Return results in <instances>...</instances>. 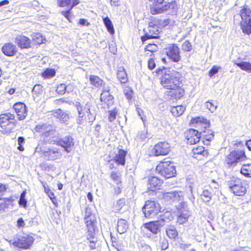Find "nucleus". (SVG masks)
I'll return each instance as SVG.
<instances>
[{
    "label": "nucleus",
    "mask_w": 251,
    "mask_h": 251,
    "mask_svg": "<svg viewBox=\"0 0 251 251\" xmlns=\"http://www.w3.org/2000/svg\"><path fill=\"white\" fill-rule=\"evenodd\" d=\"M78 113L76 117V123L84 125L87 123H93L96 119V112L92 104L89 102L82 105L80 103L76 105Z\"/></svg>",
    "instance_id": "nucleus-1"
},
{
    "label": "nucleus",
    "mask_w": 251,
    "mask_h": 251,
    "mask_svg": "<svg viewBox=\"0 0 251 251\" xmlns=\"http://www.w3.org/2000/svg\"><path fill=\"white\" fill-rule=\"evenodd\" d=\"M191 123L194 124V126L200 129L201 137L205 139L204 142L211 141L214 138V135L211 130L207 129L209 126V122L205 118L198 117L191 120Z\"/></svg>",
    "instance_id": "nucleus-2"
},
{
    "label": "nucleus",
    "mask_w": 251,
    "mask_h": 251,
    "mask_svg": "<svg viewBox=\"0 0 251 251\" xmlns=\"http://www.w3.org/2000/svg\"><path fill=\"white\" fill-rule=\"evenodd\" d=\"M180 74L175 71L165 72L161 78V84L165 88L171 89L181 84Z\"/></svg>",
    "instance_id": "nucleus-3"
},
{
    "label": "nucleus",
    "mask_w": 251,
    "mask_h": 251,
    "mask_svg": "<svg viewBox=\"0 0 251 251\" xmlns=\"http://www.w3.org/2000/svg\"><path fill=\"white\" fill-rule=\"evenodd\" d=\"M226 185L230 192L236 196H244L246 192L247 188L245 183L240 179L232 176L226 182Z\"/></svg>",
    "instance_id": "nucleus-4"
},
{
    "label": "nucleus",
    "mask_w": 251,
    "mask_h": 251,
    "mask_svg": "<svg viewBox=\"0 0 251 251\" xmlns=\"http://www.w3.org/2000/svg\"><path fill=\"white\" fill-rule=\"evenodd\" d=\"M241 18L240 22L241 28L244 33H251V10L247 5L244 6L240 11Z\"/></svg>",
    "instance_id": "nucleus-5"
},
{
    "label": "nucleus",
    "mask_w": 251,
    "mask_h": 251,
    "mask_svg": "<svg viewBox=\"0 0 251 251\" xmlns=\"http://www.w3.org/2000/svg\"><path fill=\"white\" fill-rule=\"evenodd\" d=\"M156 171L166 178L173 177L176 174L174 163L167 161L160 162L156 166Z\"/></svg>",
    "instance_id": "nucleus-6"
},
{
    "label": "nucleus",
    "mask_w": 251,
    "mask_h": 251,
    "mask_svg": "<svg viewBox=\"0 0 251 251\" xmlns=\"http://www.w3.org/2000/svg\"><path fill=\"white\" fill-rule=\"evenodd\" d=\"M0 126L1 131L4 133H10L15 126L14 116L10 113L1 114L0 116Z\"/></svg>",
    "instance_id": "nucleus-7"
},
{
    "label": "nucleus",
    "mask_w": 251,
    "mask_h": 251,
    "mask_svg": "<svg viewBox=\"0 0 251 251\" xmlns=\"http://www.w3.org/2000/svg\"><path fill=\"white\" fill-rule=\"evenodd\" d=\"M160 210L159 204L155 201H148L143 208V212L147 218H153Z\"/></svg>",
    "instance_id": "nucleus-8"
},
{
    "label": "nucleus",
    "mask_w": 251,
    "mask_h": 251,
    "mask_svg": "<svg viewBox=\"0 0 251 251\" xmlns=\"http://www.w3.org/2000/svg\"><path fill=\"white\" fill-rule=\"evenodd\" d=\"M246 157L245 152L242 150H234L226 156L225 161L229 167L234 166L237 163L242 161Z\"/></svg>",
    "instance_id": "nucleus-9"
},
{
    "label": "nucleus",
    "mask_w": 251,
    "mask_h": 251,
    "mask_svg": "<svg viewBox=\"0 0 251 251\" xmlns=\"http://www.w3.org/2000/svg\"><path fill=\"white\" fill-rule=\"evenodd\" d=\"M177 4L176 1L169 2L161 7L152 6L151 7L150 12L153 15L161 13L165 11L170 10L172 14L176 12L177 10Z\"/></svg>",
    "instance_id": "nucleus-10"
},
{
    "label": "nucleus",
    "mask_w": 251,
    "mask_h": 251,
    "mask_svg": "<svg viewBox=\"0 0 251 251\" xmlns=\"http://www.w3.org/2000/svg\"><path fill=\"white\" fill-rule=\"evenodd\" d=\"M159 25L157 24V19L153 18L152 21L149 23L148 30L149 33H147L144 36L142 37L143 42L151 38H157V35L159 33Z\"/></svg>",
    "instance_id": "nucleus-11"
},
{
    "label": "nucleus",
    "mask_w": 251,
    "mask_h": 251,
    "mask_svg": "<svg viewBox=\"0 0 251 251\" xmlns=\"http://www.w3.org/2000/svg\"><path fill=\"white\" fill-rule=\"evenodd\" d=\"M170 151V146L166 142H161L156 144L152 149L151 152L154 156L166 155Z\"/></svg>",
    "instance_id": "nucleus-12"
},
{
    "label": "nucleus",
    "mask_w": 251,
    "mask_h": 251,
    "mask_svg": "<svg viewBox=\"0 0 251 251\" xmlns=\"http://www.w3.org/2000/svg\"><path fill=\"white\" fill-rule=\"evenodd\" d=\"M165 50L167 56L171 61L178 62L180 60V50L176 45H169Z\"/></svg>",
    "instance_id": "nucleus-13"
},
{
    "label": "nucleus",
    "mask_w": 251,
    "mask_h": 251,
    "mask_svg": "<svg viewBox=\"0 0 251 251\" xmlns=\"http://www.w3.org/2000/svg\"><path fill=\"white\" fill-rule=\"evenodd\" d=\"M33 242V239L31 237L21 236L19 237L17 241L13 242L12 245L22 249H26L29 248Z\"/></svg>",
    "instance_id": "nucleus-14"
},
{
    "label": "nucleus",
    "mask_w": 251,
    "mask_h": 251,
    "mask_svg": "<svg viewBox=\"0 0 251 251\" xmlns=\"http://www.w3.org/2000/svg\"><path fill=\"white\" fill-rule=\"evenodd\" d=\"M185 138L187 139L188 143L190 144H195L198 143L201 138L200 129H189L185 133Z\"/></svg>",
    "instance_id": "nucleus-15"
},
{
    "label": "nucleus",
    "mask_w": 251,
    "mask_h": 251,
    "mask_svg": "<svg viewBox=\"0 0 251 251\" xmlns=\"http://www.w3.org/2000/svg\"><path fill=\"white\" fill-rule=\"evenodd\" d=\"M57 145L64 148L67 152H70L74 146V139L71 136H65L61 139L58 138Z\"/></svg>",
    "instance_id": "nucleus-16"
},
{
    "label": "nucleus",
    "mask_w": 251,
    "mask_h": 251,
    "mask_svg": "<svg viewBox=\"0 0 251 251\" xmlns=\"http://www.w3.org/2000/svg\"><path fill=\"white\" fill-rule=\"evenodd\" d=\"M13 108L19 120L25 119L27 114L26 107L24 103L22 102L16 103L14 105Z\"/></svg>",
    "instance_id": "nucleus-17"
},
{
    "label": "nucleus",
    "mask_w": 251,
    "mask_h": 251,
    "mask_svg": "<svg viewBox=\"0 0 251 251\" xmlns=\"http://www.w3.org/2000/svg\"><path fill=\"white\" fill-rule=\"evenodd\" d=\"M15 43L21 49L31 48V40L24 35H18L15 38Z\"/></svg>",
    "instance_id": "nucleus-18"
},
{
    "label": "nucleus",
    "mask_w": 251,
    "mask_h": 251,
    "mask_svg": "<svg viewBox=\"0 0 251 251\" xmlns=\"http://www.w3.org/2000/svg\"><path fill=\"white\" fill-rule=\"evenodd\" d=\"M100 101L103 102L105 105L108 108L113 104L114 98L112 95L109 93V90L105 88L103 89L100 95Z\"/></svg>",
    "instance_id": "nucleus-19"
},
{
    "label": "nucleus",
    "mask_w": 251,
    "mask_h": 251,
    "mask_svg": "<svg viewBox=\"0 0 251 251\" xmlns=\"http://www.w3.org/2000/svg\"><path fill=\"white\" fill-rule=\"evenodd\" d=\"M58 135L55 130L51 129L50 132L45 134V136L42 138L45 143L57 144L59 138Z\"/></svg>",
    "instance_id": "nucleus-20"
},
{
    "label": "nucleus",
    "mask_w": 251,
    "mask_h": 251,
    "mask_svg": "<svg viewBox=\"0 0 251 251\" xmlns=\"http://www.w3.org/2000/svg\"><path fill=\"white\" fill-rule=\"evenodd\" d=\"M162 222L155 221L145 224V227L154 234H156L163 226Z\"/></svg>",
    "instance_id": "nucleus-21"
},
{
    "label": "nucleus",
    "mask_w": 251,
    "mask_h": 251,
    "mask_svg": "<svg viewBox=\"0 0 251 251\" xmlns=\"http://www.w3.org/2000/svg\"><path fill=\"white\" fill-rule=\"evenodd\" d=\"M51 115L59 119L61 122L66 123L68 122L70 117L68 113L60 109L51 111Z\"/></svg>",
    "instance_id": "nucleus-22"
},
{
    "label": "nucleus",
    "mask_w": 251,
    "mask_h": 251,
    "mask_svg": "<svg viewBox=\"0 0 251 251\" xmlns=\"http://www.w3.org/2000/svg\"><path fill=\"white\" fill-rule=\"evenodd\" d=\"M162 183V180L156 176H151L148 180V189L150 191H153L161 186Z\"/></svg>",
    "instance_id": "nucleus-23"
},
{
    "label": "nucleus",
    "mask_w": 251,
    "mask_h": 251,
    "mask_svg": "<svg viewBox=\"0 0 251 251\" xmlns=\"http://www.w3.org/2000/svg\"><path fill=\"white\" fill-rule=\"evenodd\" d=\"M126 155V152L123 150H119L118 153L113 157L111 160H114L118 165H125L126 160L125 158Z\"/></svg>",
    "instance_id": "nucleus-24"
},
{
    "label": "nucleus",
    "mask_w": 251,
    "mask_h": 251,
    "mask_svg": "<svg viewBox=\"0 0 251 251\" xmlns=\"http://www.w3.org/2000/svg\"><path fill=\"white\" fill-rule=\"evenodd\" d=\"M2 52L6 56H14L17 52L16 47L12 43L5 44L1 49Z\"/></svg>",
    "instance_id": "nucleus-25"
},
{
    "label": "nucleus",
    "mask_w": 251,
    "mask_h": 251,
    "mask_svg": "<svg viewBox=\"0 0 251 251\" xmlns=\"http://www.w3.org/2000/svg\"><path fill=\"white\" fill-rule=\"evenodd\" d=\"M179 195L177 192H166L162 194V198L167 202L171 203V202L178 200Z\"/></svg>",
    "instance_id": "nucleus-26"
},
{
    "label": "nucleus",
    "mask_w": 251,
    "mask_h": 251,
    "mask_svg": "<svg viewBox=\"0 0 251 251\" xmlns=\"http://www.w3.org/2000/svg\"><path fill=\"white\" fill-rule=\"evenodd\" d=\"M51 129V126L47 124H39L35 127V130L36 132L41 133L42 138L45 136V134L50 132Z\"/></svg>",
    "instance_id": "nucleus-27"
},
{
    "label": "nucleus",
    "mask_w": 251,
    "mask_h": 251,
    "mask_svg": "<svg viewBox=\"0 0 251 251\" xmlns=\"http://www.w3.org/2000/svg\"><path fill=\"white\" fill-rule=\"evenodd\" d=\"M44 155L49 159L53 160L61 157V153L56 149H50L49 151H44Z\"/></svg>",
    "instance_id": "nucleus-28"
},
{
    "label": "nucleus",
    "mask_w": 251,
    "mask_h": 251,
    "mask_svg": "<svg viewBox=\"0 0 251 251\" xmlns=\"http://www.w3.org/2000/svg\"><path fill=\"white\" fill-rule=\"evenodd\" d=\"M79 0H57V5L60 7H70L72 9L75 6L78 4Z\"/></svg>",
    "instance_id": "nucleus-29"
},
{
    "label": "nucleus",
    "mask_w": 251,
    "mask_h": 251,
    "mask_svg": "<svg viewBox=\"0 0 251 251\" xmlns=\"http://www.w3.org/2000/svg\"><path fill=\"white\" fill-rule=\"evenodd\" d=\"M128 227V224L127 221L124 219H119L117 222V231L120 234L126 232Z\"/></svg>",
    "instance_id": "nucleus-30"
},
{
    "label": "nucleus",
    "mask_w": 251,
    "mask_h": 251,
    "mask_svg": "<svg viewBox=\"0 0 251 251\" xmlns=\"http://www.w3.org/2000/svg\"><path fill=\"white\" fill-rule=\"evenodd\" d=\"M85 224L87 227L88 231L91 234H93L95 230V220L92 216L85 217Z\"/></svg>",
    "instance_id": "nucleus-31"
},
{
    "label": "nucleus",
    "mask_w": 251,
    "mask_h": 251,
    "mask_svg": "<svg viewBox=\"0 0 251 251\" xmlns=\"http://www.w3.org/2000/svg\"><path fill=\"white\" fill-rule=\"evenodd\" d=\"M193 156L194 158L201 159V157L198 158V155H201L204 156L207 155V151L204 150V148L202 146H199L196 148H194L192 150Z\"/></svg>",
    "instance_id": "nucleus-32"
},
{
    "label": "nucleus",
    "mask_w": 251,
    "mask_h": 251,
    "mask_svg": "<svg viewBox=\"0 0 251 251\" xmlns=\"http://www.w3.org/2000/svg\"><path fill=\"white\" fill-rule=\"evenodd\" d=\"M117 76L118 79L121 83H124L127 80V75L123 67H120L118 68Z\"/></svg>",
    "instance_id": "nucleus-33"
},
{
    "label": "nucleus",
    "mask_w": 251,
    "mask_h": 251,
    "mask_svg": "<svg viewBox=\"0 0 251 251\" xmlns=\"http://www.w3.org/2000/svg\"><path fill=\"white\" fill-rule=\"evenodd\" d=\"M160 219L158 221L159 222H162L163 226L169 222L172 219V214L170 212L166 211L163 214H160L159 215Z\"/></svg>",
    "instance_id": "nucleus-34"
},
{
    "label": "nucleus",
    "mask_w": 251,
    "mask_h": 251,
    "mask_svg": "<svg viewBox=\"0 0 251 251\" xmlns=\"http://www.w3.org/2000/svg\"><path fill=\"white\" fill-rule=\"evenodd\" d=\"M185 110V107L182 105H178L172 107L171 112L174 116L179 117L181 115Z\"/></svg>",
    "instance_id": "nucleus-35"
},
{
    "label": "nucleus",
    "mask_w": 251,
    "mask_h": 251,
    "mask_svg": "<svg viewBox=\"0 0 251 251\" xmlns=\"http://www.w3.org/2000/svg\"><path fill=\"white\" fill-rule=\"evenodd\" d=\"M166 232L168 236L172 239H174L178 235L176 227L173 226H169L166 228Z\"/></svg>",
    "instance_id": "nucleus-36"
},
{
    "label": "nucleus",
    "mask_w": 251,
    "mask_h": 251,
    "mask_svg": "<svg viewBox=\"0 0 251 251\" xmlns=\"http://www.w3.org/2000/svg\"><path fill=\"white\" fill-rule=\"evenodd\" d=\"M241 173L246 177H251V164H246L242 165Z\"/></svg>",
    "instance_id": "nucleus-37"
},
{
    "label": "nucleus",
    "mask_w": 251,
    "mask_h": 251,
    "mask_svg": "<svg viewBox=\"0 0 251 251\" xmlns=\"http://www.w3.org/2000/svg\"><path fill=\"white\" fill-rule=\"evenodd\" d=\"M90 81L91 83L96 87L102 86L103 82V80L99 77L94 75H91L90 76Z\"/></svg>",
    "instance_id": "nucleus-38"
},
{
    "label": "nucleus",
    "mask_w": 251,
    "mask_h": 251,
    "mask_svg": "<svg viewBox=\"0 0 251 251\" xmlns=\"http://www.w3.org/2000/svg\"><path fill=\"white\" fill-rule=\"evenodd\" d=\"M32 41L36 44H41L44 43L45 38L40 33H34L32 35Z\"/></svg>",
    "instance_id": "nucleus-39"
},
{
    "label": "nucleus",
    "mask_w": 251,
    "mask_h": 251,
    "mask_svg": "<svg viewBox=\"0 0 251 251\" xmlns=\"http://www.w3.org/2000/svg\"><path fill=\"white\" fill-rule=\"evenodd\" d=\"M236 65L240 67L242 70L246 71L248 73H251V63L246 61H241L240 63H236Z\"/></svg>",
    "instance_id": "nucleus-40"
},
{
    "label": "nucleus",
    "mask_w": 251,
    "mask_h": 251,
    "mask_svg": "<svg viewBox=\"0 0 251 251\" xmlns=\"http://www.w3.org/2000/svg\"><path fill=\"white\" fill-rule=\"evenodd\" d=\"M172 94L174 95L176 98L180 99L184 94V90L181 88V85H179L178 87L171 89Z\"/></svg>",
    "instance_id": "nucleus-41"
},
{
    "label": "nucleus",
    "mask_w": 251,
    "mask_h": 251,
    "mask_svg": "<svg viewBox=\"0 0 251 251\" xmlns=\"http://www.w3.org/2000/svg\"><path fill=\"white\" fill-rule=\"evenodd\" d=\"M103 21L105 25L107 30L109 32L110 34H113L114 33V29L113 28V26L112 23L110 20V19L106 17L103 18Z\"/></svg>",
    "instance_id": "nucleus-42"
},
{
    "label": "nucleus",
    "mask_w": 251,
    "mask_h": 251,
    "mask_svg": "<svg viewBox=\"0 0 251 251\" xmlns=\"http://www.w3.org/2000/svg\"><path fill=\"white\" fill-rule=\"evenodd\" d=\"M189 217V214L187 212L181 213L178 216L177 222L179 224H183L187 221Z\"/></svg>",
    "instance_id": "nucleus-43"
},
{
    "label": "nucleus",
    "mask_w": 251,
    "mask_h": 251,
    "mask_svg": "<svg viewBox=\"0 0 251 251\" xmlns=\"http://www.w3.org/2000/svg\"><path fill=\"white\" fill-rule=\"evenodd\" d=\"M201 196L202 201L205 202H209L211 200V193L207 190L203 191L202 194L201 195Z\"/></svg>",
    "instance_id": "nucleus-44"
},
{
    "label": "nucleus",
    "mask_w": 251,
    "mask_h": 251,
    "mask_svg": "<svg viewBox=\"0 0 251 251\" xmlns=\"http://www.w3.org/2000/svg\"><path fill=\"white\" fill-rule=\"evenodd\" d=\"M126 200L125 199H119L114 205V210L116 211H120L125 205Z\"/></svg>",
    "instance_id": "nucleus-45"
},
{
    "label": "nucleus",
    "mask_w": 251,
    "mask_h": 251,
    "mask_svg": "<svg viewBox=\"0 0 251 251\" xmlns=\"http://www.w3.org/2000/svg\"><path fill=\"white\" fill-rule=\"evenodd\" d=\"M55 71L52 69H47L42 73V76L45 78H50L54 76Z\"/></svg>",
    "instance_id": "nucleus-46"
},
{
    "label": "nucleus",
    "mask_w": 251,
    "mask_h": 251,
    "mask_svg": "<svg viewBox=\"0 0 251 251\" xmlns=\"http://www.w3.org/2000/svg\"><path fill=\"white\" fill-rule=\"evenodd\" d=\"M26 195L25 191H24L21 194L20 199L19 201V204L20 205L25 207L26 206L27 201L25 199Z\"/></svg>",
    "instance_id": "nucleus-47"
},
{
    "label": "nucleus",
    "mask_w": 251,
    "mask_h": 251,
    "mask_svg": "<svg viewBox=\"0 0 251 251\" xmlns=\"http://www.w3.org/2000/svg\"><path fill=\"white\" fill-rule=\"evenodd\" d=\"M205 107L208 109L211 113L215 112L217 108V105H215L212 102L207 101L205 103Z\"/></svg>",
    "instance_id": "nucleus-48"
},
{
    "label": "nucleus",
    "mask_w": 251,
    "mask_h": 251,
    "mask_svg": "<svg viewBox=\"0 0 251 251\" xmlns=\"http://www.w3.org/2000/svg\"><path fill=\"white\" fill-rule=\"evenodd\" d=\"M111 178L114 180V182L117 185L121 183V180L120 176L114 172L111 173Z\"/></svg>",
    "instance_id": "nucleus-49"
},
{
    "label": "nucleus",
    "mask_w": 251,
    "mask_h": 251,
    "mask_svg": "<svg viewBox=\"0 0 251 251\" xmlns=\"http://www.w3.org/2000/svg\"><path fill=\"white\" fill-rule=\"evenodd\" d=\"M118 110L117 108H114V110L109 112V114L108 116V120L109 121L112 122L115 120L118 114Z\"/></svg>",
    "instance_id": "nucleus-50"
},
{
    "label": "nucleus",
    "mask_w": 251,
    "mask_h": 251,
    "mask_svg": "<svg viewBox=\"0 0 251 251\" xmlns=\"http://www.w3.org/2000/svg\"><path fill=\"white\" fill-rule=\"evenodd\" d=\"M67 87L64 84H59L56 90L57 93L62 95L64 94L66 91Z\"/></svg>",
    "instance_id": "nucleus-51"
},
{
    "label": "nucleus",
    "mask_w": 251,
    "mask_h": 251,
    "mask_svg": "<svg viewBox=\"0 0 251 251\" xmlns=\"http://www.w3.org/2000/svg\"><path fill=\"white\" fill-rule=\"evenodd\" d=\"M145 49L147 51H149L152 53L158 50V47L154 44H149Z\"/></svg>",
    "instance_id": "nucleus-52"
},
{
    "label": "nucleus",
    "mask_w": 251,
    "mask_h": 251,
    "mask_svg": "<svg viewBox=\"0 0 251 251\" xmlns=\"http://www.w3.org/2000/svg\"><path fill=\"white\" fill-rule=\"evenodd\" d=\"M183 50L186 51H189L192 49V46L190 42L188 41H185L182 45Z\"/></svg>",
    "instance_id": "nucleus-53"
},
{
    "label": "nucleus",
    "mask_w": 251,
    "mask_h": 251,
    "mask_svg": "<svg viewBox=\"0 0 251 251\" xmlns=\"http://www.w3.org/2000/svg\"><path fill=\"white\" fill-rule=\"evenodd\" d=\"M25 143V138L23 137H19L18 138V143L19 146L18 147V149L20 151H23L24 150V148L23 146V144Z\"/></svg>",
    "instance_id": "nucleus-54"
},
{
    "label": "nucleus",
    "mask_w": 251,
    "mask_h": 251,
    "mask_svg": "<svg viewBox=\"0 0 251 251\" xmlns=\"http://www.w3.org/2000/svg\"><path fill=\"white\" fill-rule=\"evenodd\" d=\"M221 69L219 66H214L209 72V75L210 77L218 73L219 70Z\"/></svg>",
    "instance_id": "nucleus-55"
},
{
    "label": "nucleus",
    "mask_w": 251,
    "mask_h": 251,
    "mask_svg": "<svg viewBox=\"0 0 251 251\" xmlns=\"http://www.w3.org/2000/svg\"><path fill=\"white\" fill-rule=\"evenodd\" d=\"M157 24L159 27H164L169 24V20L168 19L161 20L157 19Z\"/></svg>",
    "instance_id": "nucleus-56"
},
{
    "label": "nucleus",
    "mask_w": 251,
    "mask_h": 251,
    "mask_svg": "<svg viewBox=\"0 0 251 251\" xmlns=\"http://www.w3.org/2000/svg\"><path fill=\"white\" fill-rule=\"evenodd\" d=\"M124 93L127 99L130 100L131 99L133 94V92L131 90L129 89H125L124 90Z\"/></svg>",
    "instance_id": "nucleus-57"
},
{
    "label": "nucleus",
    "mask_w": 251,
    "mask_h": 251,
    "mask_svg": "<svg viewBox=\"0 0 251 251\" xmlns=\"http://www.w3.org/2000/svg\"><path fill=\"white\" fill-rule=\"evenodd\" d=\"M148 64V68L150 70L153 69L155 67V63L152 58L149 60Z\"/></svg>",
    "instance_id": "nucleus-58"
},
{
    "label": "nucleus",
    "mask_w": 251,
    "mask_h": 251,
    "mask_svg": "<svg viewBox=\"0 0 251 251\" xmlns=\"http://www.w3.org/2000/svg\"><path fill=\"white\" fill-rule=\"evenodd\" d=\"M42 87L40 85H35L32 89L33 93H39L42 91Z\"/></svg>",
    "instance_id": "nucleus-59"
},
{
    "label": "nucleus",
    "mask_w": 251,
    "mask_h": 251,
    "mask_svg": "<svg viewBox=\"0 0 251 251\" xmlns=\"http://www.w3.org/2000/svg\"><path fill=\"white\" fill-rule=\"evenodd\" d=\"M45 191L47 193L48 196L49 197L50 199L51 200L52 202L54 204H55V202L53 201V199H55V196H54V193L52 191H50V190H48V192H47V190L46 188L45 189Z\"/></svg>",
    "instance_id": "nucleus-60"
},
{
    "label": "nucleus",
    "mask_w": 251,
    "mask_h": 251,
    "mask_svg": "<svg viewBox=\"0 0 251 251\" xmlns=\"http://www.w3.org/2000/svg\"><path fill=\"white\" fill-rule=\"evenodd\" d=\"M3 201V202L0 203V210H4L5 208H7L8 207V204L6 203L5 200Z\"/></svg>",
    "instance_id": "nucleus-61"
},
{
    "label": "nucleus",
    "mask_w": 251,
    "mask_h": 251,
    "mask_svg": "<svg viewBox=\"0 0 251 251\" xmlns=\"http://www.w3.org/2000/svg\"><path fill=\"white\" fill-rule=\"evenodd\" d=\"M6 188L5 185L0 184V200H1V197L3 194V192L5 191Z\"/></svg>",
    "instance_id": "nucleus-62"
},
{
    "label": "nucleus",
    "mask_w": 251,
    "mask_h": 251,
    "mask_svg": "<svg viewBox=\"0 0 251 251\" xmlns=\"http://www.w3.org/2000/svg\"><path fill=\"white\" fill-rule=\"evenodd\" d=\"M79 24L82 25H89L90 24L87 22V20L84 19H80L79 21Z\"/></svg>",
    "instance_id": "nucleus-63"
},
{
    "label": "nucleus",
    "mask_w": 251,
    "mask_h": 251,
    "mask_svg": "<svg viewBox=\"0 0 251 251\" xmlns=\"http://www.w3.org/2000/svg\"><path fill=\"white\" fill-rule=\"evenodd\" d=\"M72 9H69L67 11H62L61 12V14L66 18L67 19L68 17L70 16V10H71Z\"/></svg>",
    "instance_id": "nucleus-64"
}]
</instances>
